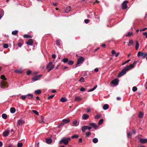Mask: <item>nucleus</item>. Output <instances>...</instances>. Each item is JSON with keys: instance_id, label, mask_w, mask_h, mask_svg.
<instances>
[{"instance_id": "obj_1", "label": "nucleus", "mask_w": 147, "mask_h": 147, "mask_svg": "<svg viewBox=\"0 0 147 147\" xmlns=\"http://www.w3.org/2000/svg\"><path fill=\"white\" fill-rule=\"evenodd\" d=\"M129 67L127 66L124 68L119 73L118 75V77H120L121 76H123L124 74H125L127 71H129Z\"/></svg>"}, {"instance_id": "obj_2", "label": "nucleus", "mask_w": 147, "mask_h": 147, "mask_svg": "<svg viewBox=\"0 0 147 147\" xmlns=\"http://www.w3.org/2000/svg\"><path fill=\"white\" fill-rule=\"evenodd\" d=\"M71 140L70 138H65L63 137L59 142V144H61V143H63L65 145H67L68 143Z\"/></svg>"}, {"instance_id": "obj_3", "label": "nucleus", "mask_w": 147, "mask_h": 147, "mask_svg": "<svg viewBox=\"0 0 147 147\" xmlns=\"http://www.w3.org/2000/svg\"><path fill=\"white\" fill-rule=\"evenodd\" d=\"M84 59L82 57L78 58V59L77 64L76 65V66L75 67L76 68L77 67L79 66V65L80 64H82L84 61Z\"/></svg>"}, {"instance_id": "obj_4", "label": "nucleus", "mask_w": 147, "mask_h": 147, "mask_svg": "<svg viewBox=\"0 0 147 147\" xmlns=\"http://www.w3.org/2000/svg\"><path fill=\"white\" fill-rule=\"evenodd\" d=\"M53 63L52 62H50L47 65L46 67L47 68H48L50 67L49 69L48 70V72H49L51 70L53 69L54 67V65L52 64Z\"/></svg>"}, {"instance_id": "obj_5", "label": "nucleus", "mask_w": 147, "mask_h": 147, "mask_svg": "<svg viewBox=\"0 0 147 147\" xmlns=\"http://www.w3.org/2000/svg\"><path fill=\"white\" fill-rule=\"evenodd\" d=\"M129 3L128 1H124L122 3L121 5L122 9H126L127 8V4Z\"/></svg>"}, {"instance_id": "obj_6", "label": "nucleus", "mask_w": 147, "mask_h": 147, "mask_svg": "<svg viewBox=\"0 0 147 147\" xmlns=\"http://www.w3.org/2000/svg\"><path fill=\"white\" fill-rule=\"evenodd\" d=\"M137 56L138 57L141 56L143 58H144L146 56H147V53H142L141 51L139 52L137 54Z\"/></svg>"}, {"instance_id": "obj_7", "label": "nucleus", "mask_w": 147, "mask_h": 147, "mask_svg": "<svg viewBox=\"0 0 147 147\" xmlns=\"http://www.w3.org/2000/svg\"><path fill=\"white\" fill-rule=\"evenodd\" d=\"M42 76L41 75H39L34 76L32 78V81H35L39 80Z\"/></svg>"}, {"instance_id": "obj_8", "label": "nucleus", "mask_w": 147, "mask_h": 147, "mask_svg": "<svg viewBox=\"0 0 147 147\" xmlns=\"http://www.w3.org/2000/svg\"><path fill=\"white\" fill-rule=\"evenodd\" d=\"M0 86L1 87H3V88H4L5 87H8V85L6 82L2 80L1 82V84L0 83Z\"/></svg>"}, {"instance_id": "obj_9", "label": "nucleus", "mask_w": 147, "mask_h": 147, "mask_svg": "<svg viewBox=\"0 0 147 147\" xmlns=\"http://www.w3.org/2000/svg\"><path fill=\"white\" fill-rule=\"evenodd\" d=\"M89 125L91 126L95 129H97L99 127V126L94 123H90L89 124Z\"/></svg>"}, {"instance_id": "obj_10", "label": "nucleus", "mask_w": 147, "mask_h": 147, "mask_svg": "<svg viewBox=\"0 0 147 147\" xmlns=\"http://www.w3.org/2000/svg\"><path fill=\"white\" fill-rule=\"evenodd\" d=\"M137 63V61H135L134 62L133 64H130L129 66H127L129 67V69H130L132 68H134Z\"/></svg>"}, {"instance_id": "obj_11", "label": "nucleus", "mask_w": 147, "mask_h": 147, "mask_svg": "<svg viewBox=\"0 0 147 147\" xmlns=\"http://www.w3.org/2000/svg\"><path fill=\"white\" fill-rule=\"evenodd\" d=\"M137 63V61H135L134 62L133 64H130L129 66H127L129 67V69H130L132 68H134Z\"/></svg>"}, {"instance_id": "obj_12", "label": "nucleus", "mask_w": 147, "mask_h": 147, "mask_svg": "<svg viewBox=\"0 0 147 147\" xmlns=\"http://www.w3.org/2000/svg\"><path fill=\"white\" fill-rule=\"evenodd\" d=\"M118 79H115L112 81L111 82V83L114 85H116L118 84Z\"/></svg>"}, {"instance_id": "obj_13", "label": "nucleus", "mask_w": 147, "mask_h": 147, "mask_svg": "<svg viewBox=\"0 0 147 147\" xmlns=\"http://www.w3.org/2000/svg\"><path fill=\"white\" fill-rule=\"evenodd\" d=\"M25 122V121L23 120L19 119L17 122L18 125H20L24 123Z\"/></svg>"}, {"instance_id": "obj_14", "label": "nucleus", "mask_w": 147, "mask_h": 147, "mask_svg": "<svg viewBox=\"0 0 147 147\" xmlns=\"http://www.w3.org/2000/svg\"><path fill=\"white\" fill-rule=\"evenodd\" d=\"M9 131L5 130L3 133V136L4 137H6L9 134Z\"/></svg>"}, {"instance_id": "obj_15", "label": "nucleus", "mask_w": 147, "mask_h": 147, "mask_svg": "<svg viewBox=\"0 0 147 147\" xmlns=\"http://www.w3.org/2000/svg\"><path fill=\"white\" fill-rule=\"evenodd\" d=\"M140 142L142 144L146 143H147V139L143 138H140Z\"/></svg>"}, {"instance_id": "obj_16", "label": "nucleus", "mask_w": 147, "mask_h": 147, "mask_svg": "<svg viewBox=\"0 0 147 147\" xmlns=\"http://www.w3.org/2000/svg\"><path fill=\"white\" fill-rule=\"evenodd\" d=\"M89 115L87 114H84L82 115V118L84 120H86L89 117Z\"/></svg>"}, {"instance_id": "obj_17", "label": "nucleus", "mask_w": 147, "mask_h": 147, "mask_svg": "<svg viewBox=\"0 0 147 147\" xmlns=\"http://www.w3.org/2000/svg\"><path fill=\"white\" fill-rule=\"evenodd\" d=\"M33 43V41L32 39H29L26 42V43L28 45H31Z\"/></svg>"}, {"instance_id": "obj_18", "label": "nucleus", "mask_w": 147, "mask_h": 147, "mask_svg": "<svg viewBox=\"0 0 147 147\" xmlns=\"http://www.w3.org/2000/svg\"><path fill=\"white\" fill-rule=\"evenodd\" d=\"M81 98L80 96H76L74 100L77 102H79L81 100Z\"/></svg>"}, {"instance_id": "obj_19", "label": "nucleus", "mask_w": 147, "mask_h": 147, "mask_svg": "<svg viewBox=\"0 0 147 147\" xmlns=\"http://www.w3.org/2000/svg\"><path fill=\"white\" fill-rule=\"evenodd\" d=\"M71 7L70 6H67L66 8L65 12L66 13H68L71 11Z\"/></svg>"}, {"instance_id": "obj_20", "label": "nucleus", "mask_w": 147, "mask_h": 147, "mask_svg": "<svg viewBox=\"0 0 147 147\" xmlns=\"http://www.w3.org/2000/svg\"><path fill=\"white\" fill-rule=\"evenodd\" d=\"M87 129V126L84 125L82 127V132H84L86 131V130Z\"/></svg>"}, {"instance_id": "obj_21", "label": "nucleus", "mask_w": 147, "mask_h": 147, "mask_svg": "<svg viewBox=\"0 0 147 147\" xmlns=\"http://www.w3.org/2000/svg\"><path fill=\"white\" fill-rule=\"evenodd\" d=\"M26 96H28V99H32L33 98V95L31 94H28L26 95Z\"/></svg>"}, {"instance_id": "obj_22", "label": "nucleus", "mask_w": 147, "mask_h": 147, "mask_svg": "<svg viewBox=\"0 0 147 147\" xmlns=\"http://www.w3.org/2000/svg\"><path fill=\"white\" fill-rule=\"evenodd\" d=\"M34 93L36 94H39L41 93V91L40 90H38L34 91Z\"/></svg>"}, {"instance_id": "obj_23", "label": "nucleus", "mask_w": 147, "mask_h": 147, "mask_svg": "<svg viewBox=\"0 0 147 147\" xmlns=\"http://www.w3.org/2000/svg\"><path fill=\"white\" fill-rule=\"evenodd\" d=\"M109 106L107 104H105L103 105V108L104 110H105L109 108Z\"/></svg>"}, {"instance_id": "obj_24", "label": "nucleus", "mask_w": 147, "mask_h": 147, "mask_svg": "<svg viewBox=\"0 0 147 147\" xmlns=\"http://www.w3.org/2000/svg\"><path fill=\"white\" fill-rule=\"evenodd\" d=\"M14 71L17 73L21 74L22 72V71L20 69H16Z\"/></svg>"}, {"instance_id": "obj_25", "label": "nucleus", "mask_w": 147, "mask_h": 147, "mask_svg": "<svg viewBox=\"0 0 147 147\" xmlns=\"http://www.w3.org/2000/svg\"><path fill=\"white\" fill-rule=\"evenodd\" d=\"M16 111V109L14 107H11L10 109V112L12 113H14Z\"/></svg>"}, {"instance_id": "obj_26", "label": "nucleus", "mask_w": 147, "mask_h": 147, "mask_svg": "<svg viewBox=\"0 0 147 147\" xmlns=\"http://www.w3.org/2000/svg\"><path fill=\"white\" fill-rule=\"evenodd\" d=\"M136 47H135L136 49V50H137L139 47V43L138 42V41H137V40L136 41Z\"/></svg>"}, {"instance_id": "obj_27", "label": "nucleus", "mask_w": 147, "mask_h": 147, "mask_svg": "<svg viewBox=\"0 0 147 147\" xmlns=\"http://www.w3.org/2000/svg\"><path fill=\"white\" fill-rule=\"evenodd\" d=\"M92 141L95 144L97 143L98 142V140L96 138H94L93 139Z\"/></svg>"}, {"instance_id": "obj_28", "label": "nucleus", "mask_w": 147, "mask_h": 147, "mask_svg": "<svg viewBox=\"0 0 147 147\" xmlns=\"http://www.w3.org/2000/svg\"><path fill=\"white\" fill-rule=\"evenodd\" d=\"M67 100V99L66 98L63 97L61 98L60 101L62 102H65Z\"/></svg>"}, {"instance_id": "obj_29", "label": "nucleus", "mask_w": 147, "mask_h": 147, "mask_svg": "<svg viewBox=\"0 0 147 147\" xmlns=\"http://www.w3.org/2000/svg\"><path fill=\"white\" fill-rule=\"evenodd\" d=\"M2 117L3 118L5 119H7V115L6 114L3 113L2 114Z\"/></svg>"}, {"instance_id": "obj_30", "label": "nucleus", "mask_w": 147, "mask_h": 147, "mask_svg": "<svg viewBox=\"0 0 147 147\" xmlns=\"http://www.w3.org/2000/svg\"><path fill=\"white\" fill-rule=\"evenodd\" d=\"M70 121V120L69 119H64L63 120L62 122H63L64 123H68Z\"/></svg>"}, {"instance_id": "obj_31", "label": "nucleus", "mask_w": 147, "mask_h": 147, "mask_svg": "<svg viewBox=\"0 0 147 147\" xmlns=\"http://www.w3.org/2000/svg\"><path fill=\"white\" fill-rule=\"evenodd\" d=\"M52 141V140L50 138L47 139L46 140V142L48 144H50Z\"/></svg>"}, {"instance_id": "obj_32", "label": "nucleus", "mask_w": 147, "mask_h": 147, "mask_svg": "<svg viewBox=\"0 0 147 147\" xmlns=\"http://www.w3.org/2000/svg\"><path fill=\"white\" fill-rule=\"evenodd\" d=\"M144 115L143 113L141 112H140L138 115V117L140 118H142L143 117Z\"/></svg>"}, {"instance_id": "obj_33", "label": "nucleus", "mask_w": 147, "mask_h": 147, "mask_svg": "<svg viewBox=\"0 0 147 147\" xmlns=\"http://www.w3.org/2000/svg\"><path fill=\"white\" fill-rule=\"evenodd\" d=\"M18 31L17 30L13 31L12 32V34L13 35H16L18 33Z\"/></svg>"}, {"instance_id": "obj_34", "label": "nucleus", "mask_w": 147, "mask_h": 147, "mask_svg": "<svg viewBox=\"0 0 147 147\" xmlns=\"http://www.w3.org/2000/svg\"><path fill=\"white\" fill-rule=\"evenodd\" d=\"M27 96L25 95H22L20 96V98L23 100H24L26 98Z\"/></svg>"}, {"instance_id": "obj_35", "label": "nucleus", "mask_w": 147, "mask_h": 147, "mask_svg": "<svg viewBox=\"0 0 147 147\" xmlns=\"http://www.w3.org/2000/svg\"><path fill=\"white\" fill-rule=\"evenodd\" d=\"M133 34L132 32H129L125 36H131Z\"/></svg>"}, {"instance_id": "obj_36", "label": "nucleus", "mask_w": 147, "mask_h": 147, "mask_svg": "<svg viewBox=\"0 0 147 147\" xmlns=\"http://www.w3.org/2000/svg\"><path fill=\"white\" fill-rule=\"evenodd\" d=\"M74 62L73 61L70 60L68 61V64L69 65H72L74 63Z\"/></svg>"}, {"instance_id": "obj_37", "label": "nucleus", "mask_w": 147, "mask_h": 147, "mask_svg": "<svg viewBox=\"0 0 147 147\" xmlns=\"http://www.w3.org/2000/svg\"><path fill=\"white\" fill-rule=\"evenodd\" d=\"M103 121V119H100L98 123V125H101Z\"/></svg>"}, {"instance_id": "obj_38", "label": "nucleus", "mask_w": 147, "mask_h": 147, "mask_svg": "<svg viewBox=\"0 0 147 147\" xmlns=\"http://www.w3.org/2000/svg\"><path fill=\"white\" fill-rule=\"evenodd\" d=\"M101 116V115L100 114H97V115L95 116V119H98Z\"/></svg>"}, {"instance_id": "obj_39", "label": "nucleus", "mask_w": 147, "mask_h": 147, "mask_svg": "<svg viewBox=\"0 0 147 147\" xmlns=\"http://www.w3.org/2000/svg\"><path fill=\"white\" fill-rule=\"evenodd\" d=\"M62 61H63L64 63H66L68 61V59L67 58H64L62 60Z\"/></svg>"}, {"instance_id": "obj_40", "label": "nucleus", "mask_w": 147, "mask_h": 147, "mask_svg": "<svg viewBox=\"0 0 147 147\" xmlns=\"http://www.w3.org/2000/svg\"><path fill=\"white\" fill-rule=\"evenodd\" d=\"M79 137V136L77 135H74L71 137V138H78Z\"/></svg>"}, {"instance_id": "obj_41", "label": "nucleus", "mask_w": 147, "mask_h": 147, "mask_svg": "<svg viewBox=\"0 0 147 147\" xmlns=\"http://www.w3.org/2000/svg\"><path fill=\"white\" fill-rule=\"evenodd\" d=\"M1 78L4 80H6L7 78H6L5 76L3 75H2L1 76Z\"/></svg>"}, {"instance_id": "obj_42", "label": "nucleus", "mask_w": 147, "mask_h": 147, "mask_svg": "<svg viewBox=\"0 0 147 147\" xmlns=\"http://www.w3.org/2000/svg\"><path fill=\"white\" fill-rule=\"evenodd\" d=\"M132 134L130 132L127 133V136L128 138H131V136Z\"/></svg>"}, {"instance_id": "obj_43", "label": "nucleus", "mask_w": 147, "mask_h": 147, "mask_svg": "<svg viewBox=\"0 0 147 147\" xmlns=\"http://www.w3.org/2000/svg\"><path fill=\"white\" fill-rule=\"evenodd\" d=\"M80 82H85L84 79L83 77H82L79 80Z\"/></svg>"}, {"instance_id": "obj_44", "label": "nucleus", "mask_w": 147, "mask_h": 147, "mask_svg": "<svg viewBox=\"0 0 147 147\" xmlns=\"http://www.w3.org/2000/svg\"><path fill=\"white\" fill-rule=\"evenodd\" d=\"M32 111L33 113H34L36 115H39L38 112L36 111L35 110H32Z\"/></svg>"}, {"instance_id": "obj_45", "label": "nucleus", "mask_w": 147, "mask_h": 147, "mask_svg": "<svg viewBox=\"0 0 147 147\" xmlns=\"http://www.w3.org/2000/svg\"><path fill=\"white\" fill-rule=\"evenodd\" d=\"M25 38H31V36L25 34L23 36Z\"/></svg>"}, {"instance_id": "obj_46", "label": "nucleus", "mask_w": 147, "mask_h": 147, "mask_svg": "<svg viewBox=\"0 0 147 147\" xmlns=\"http://www.w3.org/2000/svg\"><path fill=\"white\" fill-rule=\"evenodd\" d=\"M91 134V132L90 131L87 132L86 133V137H88Z\"/></svg>"}, {"instance_id": "obj_47", "label": "nucleus", "mask_w": 147, "mask_h": 147, "mask_svg": "<svg viewBox=\"0 0 147 147\" xmlns=\"http://www.w3.org/2000/svg\"><path fill=\"white\" fill-rule=\"evenodd\" d=\"M138 89L136 86H134L132 88V90L133 92H135Z\"/></svg>"}, {"instance_id": "obj_48", "label": "nucleus", "mask_w": 147, "mask_h": 147, "mask_svg": "<svg viewBox=\"0 0 147 147\" xmlns=\"http://www.w3.org/2000/svg\"><path fill=\"white\" fill-rule=\"evenodd\" d=\"M56 44L58 45H59L60 44V42L59 40H57L56 41Z\"/></svg>"}, {"instance_id": "obj_49", "label": "nucleus", "mask_w": 147, "mask_h": 147, "mask_svg": "<svg viewBox=\"0 0 147 147\" xmlns=\"http://www.w3.org/2000/svg\"><path fill=\"white\" fill-rule=\"evenodd\" d=\"M23 144L21 143H18V147H22Z\"/></svg>"}, {"instance_id": "obj_50", "label": "nucleus", "mask_w": 147, "mask_h": 147, "mask_svg": "<svg viewBox=\"0 0 147 147\" xmlns=\"http://www.w3.org/2000/svg\"><path fill=\"white\" fill-rule=\"evenodd\" d=\"M130 61V59H128L127 60V61H125V62H123L122 63V65H125V64L127 63H128V62H129Z\"/></svg>"}, {"instance_id": "obj_51", "label": "nucleus", "mask_w": 147, "mask_h": 147, "mask_svg": "<svg viewBox=\"0 0 147 147\" xmlns=\"http://www.w3.org/2000/svg\"><path fill=\"white\" fill-rule=\"evenodd\" d=\"M86 90V89L85 88H84L83 87H82L80 89V91L82 92H84V91Z\"/></svg>"}, {"instance_id": "obj_52", "label": "nucleus", "mask_w": 147, "mask_h": 147, "mask_svg": "<svg viewBox=\"0 0 147 147\" xmlns=\"http://www.w3.org/2000/svg\"><path fill=\"white\" fill-rule=\"evenodd\" d=\"M3 47L5 48H7L8 47V45L7 44H5L3 45Z\"/></svg>"}, {"instance_id": "obj_53", "label": "nucleus", "mask_w": 147, "mask_h": 147, "mask_svg": "<svg viewBox=\"0 0 147 147\" xmlns=\"http://www.w3.org/2000/svg\"><path fill=\"white\" fill-rule=\"evenodd\" d=\"M64 123L62 122V123H61L60 125H59L58 127L59 128H60V127L63 126L64 125Z\"/></svg>"}, {"instance_id": "obj_54", "label": "nucleus", "mask_w": 147, "mask_h": 147, "mask_svg": "<svg viewBox=\"0 0 147 147\" xmlns=\"http://www.w3.org/2000/svg\"><path fill=\"white\" fill-rule=\"evenodd\" d=\"M54 95H51L50 96H49L48 97V99H51V98H53L54 97Z\"/></svg>"}, {"instance_id": "obj_55", "label": "nucleus", "mask_w": 147, "mask_h": 147, "mask_svg": "<svg viewBox=\"0 0 147 147\" xmlns=\"http://www.w3.org/2000/svg\"><path fill=\"white\" fill-rule=\"evenodd\" d=\"M31 72V71L30 70H28L27 71V74L28 75H29L30 74Z\"/></svg>"}, {"instance_id": "obj_56", "label": "nucleus", "mask_w": 147, "mask_h": 147, "mask_svg": "<svg viewBox=\"0 0 147 147\" xmlns=\"http://www.w3.org/2000/svg\"><path fill=\"white\" fill-rule=\"evenodd\" d=\"M73 123L74 125H76L77 124V121L76 120H75L73 122Z\"/></svg>"}, {"instance_id": "obj_57", "label": "nucleus", "mask_w": 147, "mask_h": 147, "mask_svg": "<svg viewBox=\"0 0 147 147\" xmlns=\"http://www.w3.org/2000/svg\"><path fill=\"white\" fill-rule=\"evenodd\" d=\"M84 22L86 24H87L89 22L90 20L88 19H85L84 20Z\"/></svg>"}, {"instance_id": "obj_58", "label": "nucleus", "mask_w": 147, "mask_h": 147, "mask_svg": "<svg viewBox=\"0 0 147 147\" xmlns=\"http://www.w3.org/2000/svg\"><path fill=\"white\" fill-rule=\"evenodd\" d=\"M142 34L144 35H146V38H147V32H144L142 33Z\"/></svg>"}, {"instance_id": "obj_59", "label": "nucleus", "mask_w": 147, "mask_h": 147, "mask_svg": "<svg viewBox=\"0 0 147 147\" xmlns=\"http://www.w3.org/2000/svg\"><path fill=\"white\" fill-rule=\"evenodd\" d=\"M17 45L18 46L20 47H21V46H22V44L21 42L18 43Z\"/></svg>"}, {"instance_id": "obj_60", "label": "nucleus", "mask_w": 147, "mask_h": 147, "mask_svg": "<svg viewBox=\"0 0 147 147\" xmlns=\"http://www.w3.org/2000/svg\"><path fill=\"white\" fill-rule=\"evenodd\" d=\"M129 43L130 44H131V45H133V41L132 40H129Z\"/></svg>"}, {"instance_id": "obj_61", "label": "nucleus", "mask_w": 147, "mask_h": 147, "mask_svg": "<svg viewBox=\"0 0 147 147\" xmlns=\"http://www.w3.org/2000/svg\"><path fill=\"white\" fill-rule=\"evenodd\" d=\"M115 53H115V51L114 50H113L111 51V53L113 55H114V54H115Z\"/></svg>"}, {"instance_id": "obj_62", "label": "nucleus", "mask_w": 147, "mask_h": 147, "mask_svg": "<svg viewBox=\"0 0 147 147\" xmlns=\"http://www.w3.org/2000/svg\"><path fill=\"white\" fill-rule=\"evenodd\" d=\"M147 29V28H143L142 29L140 30V32H141L142 31H144L146 30Z\"/></svg>"}, {"instance_id": "obj_63", "label": "nucleus", "mask_w": 147, "mask_h": 147, "mask_svg": "<svg viewBox=\"0 0 147 147\" xmlns=\"http://www.w3.org/2000/svg\"><path fill=\"white\" fill-rule=\"evenodd\" d=\"M94 90L93 89V88H92V89H90V90H88V92H91V91H93V90Z\"/></svg>"}, {"instance_id": "obj_64", "label": "nucleus", "mask_w": 147, "mask_h": 147, "mask_svg": "<svg viewBox=\"0 0 147 147\" xmlns=\"http://www.w3.org/2000/svg\"><path fill=\"white\" fill-rule=\"evenodd\" d=\"M82 138H80L78 142L81 143L82 142Z\"/></svg>"}]
</instances>
